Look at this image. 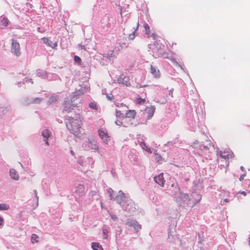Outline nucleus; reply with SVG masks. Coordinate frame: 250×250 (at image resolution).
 <instances>
[{
  "label": "nucleus",
  "mask_w": 250,
  "mask_h": 250,
  "mask_svg": "<svg viewBox=\"0 0 250 250\" xmlns=\"http://www.w3.org/2000/svg\"><path fill=\"white\" fill-rule=\"evenodd\" d=\"M68 129L77 137L81 134L82 126L83 125L82 120L80 115L78 114L74 118L70 117L66 122Z\"/></svg>",
  "instance_id": "obj_1"
},
{
  "label": "nucleus",
  "mask_w": 250,
  "mask_h": 250,
  "mask_svg": "<svg viewBox=\"0 0 250 250\" xmlns=\"http://www.w3.org/2000/svg\"><path fill=\"white\" fill-rule=\"evenodd\" d=\"M11 41V52L13 53H14L16 56H20L21 54L20 43L14 39H12Z\"/></svg>",
  "instance_id": "obj_2"
},
{
  "label": "nucleus",
  "mask_w": 250,
  "mask_h": 250,
  "mask_svg": "<svg viewBox=\"0 0 250 250\" xmlns=\"http://www.w3.org/2000/svg\"><path fill=\"white\" fill-rule=\"evenodd\" d=\"M99 135L102 140L105 143L108 144L110 141V137L108 135L106 131H105L102 129H99L98 130Z\"/></svg>",
  "instance_id": "obj_3"
},
{
  "label": "nucleus",
  "mask_w": 250,
  "mask_h": 250,
  "mask_svg": "<svg viewBox=\"0 0 250 250\" xmlns=\"http://www.w3.org/2000/svg\"><path fill=\"white\" fill-rule=\"evenodd\" d=\"M42 39L44 44L52 48H55L58 45L57 42H53L47 38L43 37Z\"/></svg>",
  "instance_id": "obj_4"
},
{
  "label": "nucleus",
  "mask_w": 250,
  "mask_h": 250,
  "mask_svg": "<svg viewBox=\"0 0 250 250\" xmlns=\"http://www.w3.org/2000/svg\"><path fill=\"white\" fill-rule=\"evenodd\" d=\"M154 180L156 183L161 187H163L164 186L165 180L164 179L163 173H161L158 176H155L154 177Z\"/></svg>",
  "instance_id": "obj_5"
},
{
  "label": "nucleus",
  "mask_w": 250,
  "mask_h": 250,
  "mask_svg": "<svg viewBox=\"0 0 250 250\" xmlns=\"http://www.w3.org/2000/svg\"><path fill=\"white\" fill-rule=\"evenodd\" d=\"M136 114V112L135 110H128L125 114V117L123 119V120L124 121V123H125L126 121H127L128 120V118L134 119Z\"/></svg>",
  "instance_id": "obj_6"
},
{
  "label": "nucleus",
  "mask_w": 250,
  "mask_h": 250,
  "mask_svg": "<svg viewBox=\"0 0 250 250\" xmlns=\"http://www.w3.org/2000/svg\"><path fill=\"white\" fill-rule=\"evenodd\" d=\"M51 134L50 131L47 129H44L42 132V135L45 138L44 140L47 145H49L47 139L50 136Z\"/></svg>",
  "instance_id": "obj_7"
},
{
  "label": "nucleus",
  "mask_w": 250,
  "mask_h": 250,
  "mask_svg": "<svg viewBox=\"0 0 250 250\" xmlns=\"http://www.w3.org/2000/svg\"><path fill=\"white\" fill-rule=\"evenodd\" d=\"M150 72L156 78L160 77L161 74L159 70L156 69L152 65L150 66Z\"/></svg>",
  "instance_id": "obj_8"
},
{
  "label": "nucleus",
  "mask_w": 250,
  "mask_h": 250,
  "mask_svg": "<svg viewBox=\"0 0 250 250\" xmlns=\"http://www.w3.org/2000/svg\"><path fill=\"white\" fill-rule=\"evenodd\" d=\"M10 175L11 177L14 180H19V176L17 172L14 169L10 170Z\"/></svg>",
  "instance_id": "obj_9"
},
{
  "label": "nucleus",
  "mask_w": 250,
  "mask_h": 250,
  "mask_svg": "<svg viewBox=\"0 0 250 250\" xmlns=\"http://www.w3.org/2000/svg\"><path fill=\"white\" fill-rule=\"evenodd\" d=\"M64 109L66 111H67L69 110V108L71 106L75 107L77 106V104H71L69 103V102L65 101L64 103Z\"/></svg>",
  "instance_id": "obj_10"
},
{
  "label": "nucleus",
  "mask_w": 250,
  "mask_h": 250,
  "mask_svg": "<svg viewBox=\"0 0 250 250\" xmlns=\"http://www.w3.org/2000/svg\"><path fill=\"white\" fill-rule=\"evenodd\" d=\"M92 248L94 250H103L102 246L98 243H92Z\"/></svg>",
  "instance_id": "obj_11"
},
{
  "label": "nucleus",
  "mask_w": 250,
  "mask_h": 250,
  "mask_svg": "<svg viewBox=\"0 0 250 250\" xmlns=\"http://www.w3.org/2000/svg\"><path fill=\"white\" fill-rule=\"evenodd\" d=\"M148 114L149 117H151L153 116L155 111V107L154 106H152L148 107L147 109Z\"/></svg>",
  "instance_id": "obj_12"
},
{
  "label": "nucleus",
  "mask_w": 250,
  "mask_h": 250,
  "mask_svg": "<svg viewBox=\"0 0 250 250\" xmlns=\"http://www.w3.org/2000/svg\"><path fill=\"white\" fill-rule=\"evenodd\" d=\"M181 198L184 202H188L189 201L188 195L186 193H181Z\"/></svg>",
  "instance_id": "obj_13"
},
{
  "label": "nucleus",
  "mask_w": 250,
  "mask_h": 250,
  "mask_svg": "<svg viewBox=\"0 0 250 250\" xmlns=\"http://www.w3.org/2000/svg\"><path fill=\"white\" fill-rule=\"evenodd\" d=\"M84 190V188L83 185H79V186L77 188L76 192L77 193L80 194L81 193L83 192Z\"/></svg>",
  "instance_id": "obj_14"
},
{
  "label": "nucleus",
  "mask_w": 250,
  "mask_h": 250,
  "mask_svg": "<svg viewBox=\"0 0 250 250\" xmlns=\"http://www.w3.org/2000/svg\"><path fill=\"white\" fill-rule=\"evenodd\" d=\"M144 27L146 30L145 34L148 36L150 34V30L148 24L147 23H145L144 24Z\"/></svg>",
  "instance_id": "obj_15"
},
{
  "label": "nucleus",
  "mask_w": 250,
  "mask_h": 250,
  "mask_svg": "<svg viewBox=\"0 0 250 250\" xmlns=\"http://www.w3.org/2000/svg\"><path fill=\"white\" fill-rule=\"evenodd\" d=\"M9 23V20L6 17H3L1 20V25L7 26Z\"/></svg>",
  "instance_id": "obj_16"
},
{
  "label": "nucleus",
  "mask_w": 250,
  "mask_h": 250,
  "mask_svg": "<svg viewBox=\"0 0 250 250\" xmlns=\"http://www.w3.org/2000/svg\"><path fill=\"white\" fill-rule=\"evenodd\" d=\"M10 208L8 205L6 204H0V210H8Z\"/></svg>",
  "instance_id": "obj_17"
},
{
  "label": "nucleus",
  "mask_w": 250,
  "mask_h": 250,
  "mask_svg": "<svg viewBox=\"0 0 250 250\" xmlns=\"http://www.w3.org/2000/svg\"><path fill=\"white\" fill-rule=\"evenodd\" d=\"M39 237L35 234H33L31 236V241L32 243H37L38 242Z\"/></svg>",
  "instance_id": "obj_18"
},
{
  "label": "nucleus",
  "mask_w": 250,
  "mask_h": 250,
  "mask_svg": "<svg viewBox=\"0 0 250 250\" xmlns=\"http://www.w3.org/2000/svg\"><path fill=\"white\" fill-rule=\"evenodd\" d=\"M138 26H139V22L138 21L136 29H135V30L134 31V32H133V34L129 35V36H128L129 39L133 40L135 38V33L136 31L137 30Z\"/></svg>",
  "instance_id": "obj_19"
},
{
  "label": "nucleus",
  "mask_w": 250,
  "mask_h": 250,
  "mask_svg": "<svg viewBox=\"0 0 250 250\" xmlns=\"http://www.w3.org/2000/svg\"><path fill=\"white\" fill-rule=\"evenodd\" d=\"M146 102L145 99H142L141 98H138L137 99L136 103L137 104H144Z\"/></svg>",
  "instance_id": "obj_20"
},
{
  "label": "nucleus",
  "mask_w": 250,
  "mask_h": 250,
  "mask_svg": "<svg viewBox=\"0 0 250 250\" xmlns=\"http://www.w3.org/2000/svg\"><path fill=\"white\" fill-rule=\"evenodd\" d=\"M103 237L104 239H107L108 237V231L107 229L103 228Z\"/></svg>",
  "instance_id": "obj_21"
},
{
  "label": "nucleus",
  "mask_w": 250,
  "mask_h": 250,
  "mask_svg": "<svg viewBox=\"0 0 250 250\" xmlns=\"http://www.w3.org/2000/svg\"><path fill=\"white\" fill-rule=\"evenodd\" d=\"M89 106L91 108H92V109H95V110H97L98 109V107H97V105L94 104V103H90L89 104Z\"/></svg>",
  "instance_id": "obj_22"
},
{
  "label": "nucleus",
  "mask_w": 250,
  "mask_h": 250,
  "mask_svg": "<svg viewBox=\"0 0 250 250\" xmlns=\"http://www.w3.org/2000/svg\"><path fill=\"white\" fill-rule=\"evenodd\" d=\"M74 60L77 63H80L81 61V58L77 56H74Z\"/></svg>",
  "instance_id": "obj_23"
},
{
  "label": "nucleus",
  "mask_w": 250,
  "mask_h": 250,
  "mask_svg": "<svg viewBox=\"0 0 250 250\" xmlns=\"http://www.w3.org/2000/svg\"><path fill=\"white\" fill-rule=\"evenodd\" d=\"M115 123H116V124L117 125H122L123 123H124V124L123 125H124V126H125V127L127 126V125H125V123H124V121L123 122H121V121L117 120V121H116V122H115Z\"/></svg>",
  "instance_id": "obj_24"
},
{
  "label": "nucleus",
  "mask_w": 250,
  "mask_h": 250,
  "mask_svg": "<svg viewBox=\"0 0 250 250\" xmlns=\"http://www.w3.org/2000/svg\"><path fill=\"white\" fill-rule=\"evenodd\" d=\"M140 146H141L142 147V148L143 149H145L146 147V144L144 142H141L140 143Z\"/></svg>",
  "instance_id": "obj_25"
},
{
  "label": "nucleus",
  "mask_w": 250,
  "mask_h": 250,
  "mask_svg": "<svg viewBox=\"0 0 250 250\" xmlns=\"http://www.w3.org/2000/svg\"><path fill=\"white\" fill-rule=\"evenodd\" d=\"M144 150H145L147 152H148L150 153H151L152 152L151 148L148 147L147 146H146V148Z\"/></svg>",
  "instance_id": "obj_26"
},
{
  "label": "nucleus",
  "mask_w": 250,
  "mask_h": 250,
  "mask_svg": "<svg viewBox=\"0 0 250 250\" xmlns=\"http://www.w3.org/2000/svg\"><path fill=\"white\" fill-rule=\"evenodd\" d=\"M49 101H50V102H52L54 101H56V98L55 97H51L50 99H49Z\"/></svg>",
  "instance_id": "obj_27"
},
{
  "label": "nucleus",
  "mask_w": 250,
  "mask_h": 250,
  "mask_svg": "<svg viewBox=\"0 0 250 250\" xmlns=\"http://www.w3.org/2000/svg\"><path fill=\"white\" fill-rule=\"evenodd\" d=\"M121 114H122V113H121V111H118V110H117V111H116V116H117V117H119L120 116H121Z\"/></svg>",
  "instance_id": "obj_28"
},
{
  "label": "nucleus",
  "mask_w": 250,
  "mask_h": 250,
  "mask_svg": "<svg viewBox=\"0 0 250 250\" xmlns=\"http://www.w3.org/2000/svg\"><path fill=\"white\" fill-rule=\"evenodd\" d=\"M120 105L121 106H125V107H126V108H128L127 106H126L125 104H124L123 103H122V104H120ZM116 106L119 107V104H116Z\"/></svg>",
  "instance_id": "obj_29"
},
{
  "label": "nucleus",
  "mask_w": 250,
  "mask_h": 250,
  "mask_svg": "<svg viewBox=\"0 0 250 250\" xmlns=\"http://www.w3.org/2000/svg\"><path fill=\"white\" fill-rule=\"evenodd\" d=\"M107 98L110 100H112L114 99V97L113 95L111 96H107Z\"/></svg>",
  "instance_id": "obj_30"
},
{
  "label": "nucleus",
  "mask_w": 250,
  "mask_h": 250,
  "mask_svg": "<svg viewBox=\"0 0 250 250\" xmlns=\"http://www.w3.org/2000/svg\"><path fill=\"white\" fill-rule=\"evenodd\" d=\"M41 101V99L39 98H35L34 100V101L33 102H36L37 101H39V102H40Z\"/></svg>",
  "instance_id": "obj_31"
},
{
  "label": "nucleus",
  "mask_w": 250,
  "mask_h": 250,
  "mask_svg": "<svg viewBox=\"0 0 250 250\" xmlns=\"http://www.w3.org/2000/svg\"><path fill=\"white\" fill-rule=\"evenodd\" d=\"M3 218L0 216V226L1 225H2V224L3 223Z\"/></svg>",
  "instance_id": "obj_32"
},
{
  "label": "nucleus",
  "mask_w": 250,
  "mask_h": 250,
  "mask_svg": "<svg viewBox=\"0 0 250 250\" xmlns=\"http://www.w3.org/2000/svg\"><path fill=\"white\" fill-rule=\"evenodd\" d=\"M245 176V175H242L240 176V177L239 178V180L240 181H242L243 179H244V176Z\"/></svg>",
  "instance_id": "obj_33"
},
{
  "label": "nucleus",
  "mask_w": 250,
  "mask_h": 250,
  "mask_svg": "<svg viewBox=\"0 0 250 250\" xmlns=\"http://www.w3.org/2000/svg\"><path fill=\"white\" fill-rule=\"evenodd\" d=\"M76 99H77V97L76 96H74L72 100H71V102H73V101H74Z\"/></svg>",
  "instance_id": "obj_34"
},
{
  "label": "nucleus",
  "mask_w": 250,
  "mask_h": 250,
  "mask_svg": "<svg viewBox=\"0 0 250 250\" xmlns=\"http://www.w3.org/2000/svg\"><path fill=\"white\" fill-rule=\"evenodd\" d=\"M241 193L242 194H243V195H244V196H246V192H245V191H242V192H241Z\"/></svg>",
  "instance_id": "obj_35"
},
{
  "label": "nucleus",
  "mask_w": 250,
  "mask_h": 250,
  "mask_svg": "<svg viewBox=\"0 0 250 250\" xmlns=\"http://www.w3.org/2000/svg\"><path fill=\"white\" fill-rule=\"evenodd\" d=\"M119 193V195H120V194L124 195V194L122 191H120Z\"/></svg>",
  "instance_id": "obj_36"
},
{
  "label": "nucleus",
  "mask_w": 250,
  "mask_h": 250,
  "mask_svg": "<svg viewBox=\"0 0 250 250\" xmlns=\"http://www.w3.org/2000/svg\"><path fill=\"white\" fill-rule=\"evenodd\" d=\"M203 147L206 149H208V148L207 146H204Z\"/></svg>",
  "instance_id": "obj_37"
},
{
  "label": "nucleus",
  "mask_w": 250,
  "mask_h": 250,
  "mask_svg": "<svg viewBox=\"0 0 250 250\" xmlns=\"http://www.w3.org/2000/svg\"><path fill=\"white\" fill-rule=\"evenodd\" d=\"M111 217H112V218L113 219H116V218H117L116 217L114 216H111Z\"/></svg>",
  "instance_id": "obj_38"
},
{
  "label": "nucleus",
  "mask_w": 250,
  "mask_h": 250,
  "mask_svg": "<svg viewBox=\"0 0 250 250\" xmlns=\"http://www.w3.org/2000/svg\"><path fill=\"white\" fill-rule=\"evenodd\" d=\"M224 201H225V202H229V199H225L224 200Z\"/></svg>",
  "instance_id": "obj_39"
},
{
  "label": "nucleus",
  "mask_w": 250,
  "mask_h": 250,
  "mask_svg": "<svg viewBox=\"0 0 250 250\" xmlns=\"http://www.w3.org/2000/svg\"><path fill=\"white\" fill-rule=\"evenodd\" d=\"M220 156L222 158H225L224 156H223V155H222L221 153H220Z\"/></svg>",
  "instance_id": "obj_40"
},
{
  "label": "nucleus",
  "mask_w": 250,
  "mask_h": 250,
  "mask_svg": "<svg viewBox=\"0 0 250 250\" xmlns=\"http://www.w3.org/2000/svg\"><path fill=\"white\" fill-rule=\"evenodd\" d=\"M81 48L84 49V45L81 46Z\"/></svg>",
  "instance_id": "obj_41"
},
{
  "label": "nucleus",
  "mask_w": 250,
  "mask_h": 250,
  "mask_svg": "<svg viewBox=\"0 0 250 250\" xmlns=\"http://www.w3.org/2000/svg\"><path fill=\"white\" fill-rule=\"evenodd\" d=\"M249 244L250 246V237L249 238Z\"/></svg>",
  "instance_id": "obj_42"
},
{
  "label": "nucleus",
  "mask_w": 250,
  "mask_h": 250,
  "mask_svg": "<svg viewBox=\"0 0 250 250\" xmlns=\"http://www.w3.org/2000/svg\"><path fill=\"white\" fill-rule=\"evenodd\" d=\"M98 148V146H95V149H97Z\"/></svg>",
  "instance_id": "obj_43"
},
{
  "label": "nucleus",
  "mask_w": 250,
  "mask_h": 250,
  "mask_svg": "<svg viewBox=\"0 0 250 250\" xmlns=\"http://www.w3.org/2000/svg\"><path fill=\"white\" fill-rule=\"evenodd\" d=\"M40 27H38V31H40Z\"/></svg>",
  "instance_id": "obj_44"
}]
</instances>
